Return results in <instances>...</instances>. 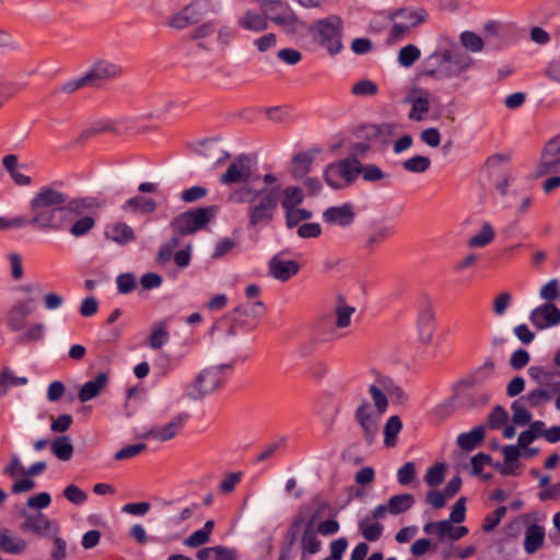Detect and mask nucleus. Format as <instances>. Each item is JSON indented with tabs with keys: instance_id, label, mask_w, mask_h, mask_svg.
Instances as JSON below:
<instances>
[{
	"instance_id": "20e7f679",
	"label": "nucleus",
	"mask_w": 560,
	"mask_h": 560,
	"mask_svg": "<svg viewBox=\"0 0 560 560\" xmlns=\"http://www.w3.org/2000/svg\"><path fill=\"white\" fill-rule=\"evenodd\" d=\"M232 370L233 364L231 363L209 366L201 370L200 373L186 385L184 395L191 400L203 398L206 395L219 389L225 383V371Z\"/></svg>"
},
{
	"instance_id": "13d9d810",
	"label": "nucleus",
	"mask_w": 560,
	"mask_h": 560,
	"mask_svg": "<svg viewBox=\"0 0 560 560\" xmlns=\"http://www.w3.org/2000/svg\"><path fill=\"white\" fill-rule=\"evenodd\" d=\"M374 384L384 390L388 396L400 398L404 395L402 389L394 381L384 375L377 376Z\"/></svg>"
},
{
	"instance_id": "de8ad7c7",
	"label": "nucleus",
	"mask_w": 560,
	"mask_h": 560,
	"mask_svg": "<svg viewBox=\"0 0 560 560\" xmlns=\"http://www.w3.org/2000/svg\"><path fill=\"white\" fill-rule=\"evenodd\" d=\"M27 383V377L14 376L9 369H4L0 375V396H5L10 386H23Z\"/></svg>"
},
{
	"instance_id": "69168bd1",
	"label": "nucleus",
	"mask_w": 560,
	"mask_h": 560,
	"mask_svg": "<svg viewBox=\"0 0 560 560\" xmlns=\"http://www.w3.org/2000/svg\"><path fill=\"white\" fill-rule=\"evenodd\" d=\"M62 494L70 503L75 505H81L88 500V494L75 485L67 486Z\"/></svg>"
},
{
	"instance_id": "f03ea898",
	"label": "nucleus",
	"mask_w": 560,
	"mask_h": 560,
	"mask_svg": "<svg viewBox=\"0 0 560 560\" xmlns=\"http://www.w3.org/2000/svg\"><path fill=\"white\" fill-rule=\"evenodd\" d=\"M282 196L281 185L258 187V185L238 186L228 200L231 203H247L248 228L266 226L273 220Z\"/></svg>"
},
{
	"instance_id": "603ef678",
	"label": "nucleus",
	"mask_w": 560,
	"mask_h": 560,
	"mask_svg": "<svg viewBox=\"0 0 560 560\" xmlns=\"http://www.w3.org/2000/svg\"><path fill=\"white\" fill-rule=\"evenodd\" d=\"M282 195L283 200L281 201V206L284 210L295 208L304 198L302 189L296 186L287 187L282 190Z\"/></svg>"
},
{
	"instance_id": "e2e57ef3",
	"label": "nucleus",
	"mask_w": 560,
	"mask_h": 560,
	"mask_svg": "<svg viewBox=\"0 0 560 560\" xmlns=\"http://www.w3.org/2000/svg\"><path fill=\"white\" fill-rule=\"evenodd\" d=\"M351 92L355 96H372L378 92V86L371 80H361L352 85Z\"/></svg>"
},
{
	"instance_id": "bb28decb",
	"label": "nucleus",
	"mask_w": 560,
	"mask_h": 560,
	"mask_svg": "<svg viewBox=\"0 0 560 560\" xmlns=\"http://www.w3.org/2000/svg\"><path fill=\"white\" fill-rule=\"evenodd\" d=\"M545 528L538 524H530L524 533V550L528 555L537 552L545 542Z\"/></svg>"
},
{
	"instance_id": "37998d69",
	"label": "nucleus",
	"mask_w": 560,
	"mask_h": 560,
	"mask_svg": "<svg viewBox=\"0 0 560 560\" xmlns=\"http://www.w3.org/2000/svg\"><path fill=\"white\" fill-rule=\"evenodd\" d=\"M402 429V422L398 416H392L387 419L384 427V444L387 447H393L396 444V439Z\"/></svg>"
},
{
	"instance_id": "4be33fe9",
	"label": "nucleus",
	"mask_w": 560,
	"mask_h": 560,
	"mask_svg": "<svg viewBox=\"0 0 560 560\" xmlns=\"http://www.w3.org/2000/svg\"><path fill=\"white\" fill-rule=\"evenodd\" d=\"M187 418V413H180L174 417L167 424L153 427L147 433V436L159 441L172 440L183 429Z\"/></svg>"
},
{
	"instance_id": "680f3d73",
	"label": "nucleus",
	"mask_w": 560,
	"mask_h": 560,
	"mask_svg": "<svg viewBox=\"0 0 560 560\" xmlns=\"http://www.w3.org/2000/svg\"><path fill=\"white\" fill-rule=\"evenodd\" d=\"M445 465L435 464L430 467L424 476V481L430 487H436L444 480Z\"/></svg>"
},
{
	"instance_id": "393cba45",
	"label": "nucleus",
	"mask_w": 560,
	"mask_h": 560,
	"mask_svg": "<svg viewBox=\"0 0 560 560\" xmlns=\"http://www.w3.org/2000/svg\"><path fill=\"white\" fill-rule=\"evenodd\" d=\"M317 532L314 528V517L306 521L301 537L302 556L315 555L322 548V541L318 539Z\"/></svg>"
},
{
	"instance_id": "bf43d9fd",
	"label": "nucleus",
	"mask_w": 560,
	"mask_h": 560,
	"mask_svg": "<svg viewBox=\"0 0 560 560\" xmlns=\"http://www.w3.org/2000/svg\"><path fill=\"white\" fill-rule=\"evenodd\" d=\"M324 178L327 185L334 189L345 188V184L339 175V170L336 163H330L326 166L324 171Z\"/></svg>"
},
{
	"instance_id": "58836bf2",
	"label": "nucleus",
	"mask_w": 560,
	"mask_h": 560,
	"mask_svg": "<svg viewBox=\"0 0 560 560\" xmlns=\"http://www.w3.org/2000/svg\"><path fill=\"white\" fill-rule=\"evenodd\" d=\"M214 528V522L209 520L205 523L203 527L190 534L184 540V545L189 548H197L207 544L210 539V535Z\"/></svg>"
},
{
	"instance_id": "0e129e2a",
	"label": "nucleus",
	"mask_w": 560,
	"mask_h": 560,
	"mask_svg": "<svg viewBox=\"0 0 560 560\" xmlns=\"http://www.w3.org/2000/svg\"><path fill=\"white\" fill-rule=\"evenodd\" d=\"M413 27L405 22L395 21L390 30L388 43L396 44L402 40Z\"/></svg>"
},
{
	"instance_id": "39448f33",
	"label": "nucleus",
	"mask_w": 560,
	"mask_h": 560,
	"mask_svg": "<svg viewBox=\"0 0 560 560\" xmlns=\"http://www.w3.org/2000/svg\"><path fill=\"white\" fill-rule=\"evenodd\" d=\"M311 31L315 40L325 47L331 56L341 50L342 21L339 16L330 15L318 20Z\"/></svg>"
},
{
	"instance_id": "2f4dec72",
	"label": "nucleus",
	"mask_w": 560,
	"mask_h": 560,
	"mask_svg": "<svg viewBox=\"0 0 560 560\" xmlns=\"http://www.w3.org/2000/svg\"><path fill=\"white\" fill-rule=\"evenodd\" d=\"M486 429L483 425L475 427L471 431L460 433L457 436V445L465 452H470L477 447L485 439Z\"/></svg>"
},
{
	"instance_id": "f257e3e1",
	"label": "nucleus",
	"mask_w": 560,
	"mask_h": 560,
	"mask_svg": "<svg viewBox=\"0 0 560 560\" xmlns=\"http://www.w3.org/2000/svg\"><path fill=\"white\" fill-rule=\"evenodd\" d=\"M95 206L93 199L68 201V195L51 185L42 186L30 201L32 217L18 215L11 219L0 217V230L32 226L42 232H58L69 224L71 219Z\"/></svg>"
},
{
	"instance_id": "6e6552de",
	"label": "nucleus",
	"mask_w": 560,
	"mask_h": 560,
	"mask_svg": "<svg viewBox=\"0 0 560 560\" xmlns=\"http://www.w3.org/2000/svg\"><path fill=\"white\" fill-rule=\"evenodd\" d=\"M254 159L245 153L238 154L229 164L226 171L220 176L219 182L224 186H246L256 185V179L252 180Z\"/></svg>"
},
{
	"instance_id": "b1692460",
	"label": "nucleus",
	"mask_w": 560,
	"mask_h": 560,
	"mask_svg": "<svg viewBox=\"0 0 560 560\" xmlns=\"http://www.w3.org/2000/svg\"><path fill=\"white\" fill-rule=\"evenodd\" d=\"M319 149H310L298 153L292 160L291 173L295 179H301L310 173L315 156Z\"/></svg>"
},
{
	"instance_id": "72a5a7b5",
	"label": "nucleus",
	"mask_w": 560,
	"mask_h": 560,
	"mask_svg": "<svg viewBox=\"0 0 560 560\" xmlns=\"http://www.w3.org/2000/svg\"><path fill=\"white\" fill-rule=\"evenodd\" d=\"M405 102L411 104V109L408 114L410 120L421 121L430 110V100L428 95L409 96Z\"/></svg>"
},
{
	"instance_id": "a211bd4d",
	"label": "nucleus",
	"mask_w": 560,
	"mask_h": 560,
	"mask_svg": "<svg viewBox=\"0 0 560 560\" xmlns=\"http://www.w3.org/2000/svg\"><path fill=\"white\" fill-rule=\"evenodd\" d=\"M528 374L539 387L545 388L555 396L560 394V373L556 370L546 369L544 366H530Z\"/></svg>"
},
{
	"instance_id": "4468645a",
	"label": "nucleus",
	"mask_w": 560,
	"mask_h": 560,
	"mask_svg": "<svg viewBox=\"0 0 560 560\" xmlns=\"http://www.w3.org/2000/svg\"><path fill=\"white\" fill-rule=\"evenodd\" d=\"M22 516L24 517V522L21 528L24 532H31L40 537H48L52 532H58V526L54 525L48 516L40 511L35 513L23 512Z\"/></svg>"
},
{
	"instance_id": "c756f323",
	"label": "nucleus",
	"mask_w": 560,
	"mask_h": 560,
	"mask_svg": "<svg viewBox=\"0 0 560 560\" xmlns=\"http://www.w3.org/2000/svg\"><path fill=\"white\" fill-rule=\"evenodd\" d=\"M27 548V542L21 538L13 536L10 529H0V550L10 555H21Z\"/></svg>"
},
{
	"instance_id": "473e14b6",
	"label": "nucleus",
	"mask_w": 560,
	"mask_h": 560,
	"mask_svg": "<svg viewBox=\"0 0 560 560\" xmlns=\"http://www.w3.org/2000/svg\"><path fill=\"white\" fill-rule=\"evenodd\" d=\"M122 211L130 213H152L156 209V202L143 196H135L128 199L122 206Z\"/></svg>"
},
{
	"instance_id": "dca6fc26",
	"label": "nucleus",
	"mask_w": 560,
	"mask_h": 560,
	"mask_svg": "<svg viewBox=\"0 0 560 560\" xmlns=\"http://www.w3.org/2000/svg\"><path fill=\"white\" fill-rule=\"evenodd\" d=\"M284 253H278L268 262L269 273L277 280L285 282L300 271V265L295 260H287Z\"/></svg>"
},
{
	"instance_id": "7ed1b4c3",
	"label": "nucleus",
	"mask_w": 560,
	"mask_h": 560,
	"mask_svg": "<svg viewBox=\"0 0 560 560\" xmlns=\"http://www.w3.org/2000/svg\"><path fill=\"white\" fill-rule=\"evenodd\" d=\"M474 66V59L457 49L439 48L423 60V75L436 80L460 77Z\"/></svg>"
},
{
	"instance_id": "4d7b16f0",
	"label": "nucleus",
	"mask_w": 560,
	"mask_h": 560,
	"mask_svg": "<svg viewBox=\"0 0 560 560\" xmlns=\"http://www.w3.org/2000/svg\"><path fill=\"white\" fill-rule=\"evenodd\" d=\"M369 393L371 395V398L374 402L378 416L383 415L388 407L387 394L384 390H382L378 386H376L374 383L370 385Z\"/></svg>"
},
{
	"instance_id": "7c9ffc66",
	"label": "nucleus",
	"mask_w": 560,
	"mask_h": 560,
	"mask_svg": "<svg viewBox=\"0 0 560 560\" xmlns=\"http://www.w3.org/2000/svg\"><path fill=\"white\" fill-rule=\"evenodd\" d=\"M427 18V12L423 9L413 8H400L394 10L389 14V19L393 21L405 22L411 26H418L423 23Z\"/></svg>"
},
{
	"instance_id": "9d476101",
	"label": "nucleus",
	"mask_w": 560,
	"mask_h": 560,
	"mask_svg": "<svg viewBox=\"0 0 560 560\" xmlns=\"http://www.w3.org/2000/svg\"><path fill=\"white\" fill-rule=\"evenodd\" d=\"M122 69L117 63L98 59L84 73L89 88L100 89L107 82L120 77Z\"/></svg>"
},
{
	"instance_id": "6ab92c4d",
	"label": "nucleus",
	"mask_w": 560,
	"mask_h": 560,
	"mask_svg": "<svg viewBox=\"0 0 560 560\" xmlns=\"http://www.w3.org/2000/svg\"><path fill=\"white\" fill-rule=\"evenodd\" d=\"M529 319L537 329L542 330L560 323V310L552 303H546L533 310Z\"/></svg>"
},
{
	"instance_id": "4c0bfd02",
	"label": "nucleus",
	"mask_w": 560,
	"mask_h": 560,
	"mask_svg": "<svg viewBox=\"0 0 560 560\" xmlns=\"http://www.w3.org/2000/svg\"><path fill=\"white\" fill-rule=\"evenodd\" d=\"M389 514L399 515L409 511L415 505V497L410 493L392 495L388 500Z\"/></svg>"
},
{
	"instance_id": "79ce46f5",
	"label": "nucleus",
	"mask_w": 560,
	"mask_h": 560,
	"mask_svg": "<svg viewBox=\"0 0 560 560\" xmlns=\"http://www.w3.org/2000/svg\"><path fill=\"white\" fill-rule=\"evenodd\" d=\"M359 530L368 541H376L383 534L384 527L378 522H372L365 517L359 522Z\"/></svg>"
},
{
	"instance_id": "8fccbe9b",
	"label": "nucleus",
	"mask_w": 560,
	"mask_h": 560,
	"mask_svg": "<svg viewBox=\"0 0 560 560\" xmlns=\"http://www.w3.org/2000/svg\"><path fill=\"white\" fill-rule=\"evenodd\" d=\"M421 56L420 49L412 44L404 46L398 52V63L401 67H411Z\"/></svg>"
},
{
	"instance_id": "a19ab883",
	"label": "nucleus",
	"mask_w": 560,
	"mask_h": 560,
	"mask_svg": "<svg viewBox=\"0 0 560 560\" xmlns=\"http://www.w3.org/2000/svg\"><path fill=\"white\" fill-rule=\"evenodd\" d=\"M183 10L190 21L196 24L209 12L210 2L209 0H191V2L184 7Z\"/></svg>"
},
{
	"instance_id": "423d86ee",
	"label": "nucleus",
	"mask_w": 560,
	"mask_h": 560,
	"mask_svg": "<svg viewBox=\"0 0 560 560\" xmlns=\"http://www.w3.org/2000/svg\"><path fill=\"white\" fill-rule=\"evenodd\" d=\"M215 206L202 207L180 213L171 221V228L177 235H189L203 229L217 214Z\"/></svg>"
},
{
	"instance_id": "c85d7f7f",
	"label": "nucleus",
	"mask_w": 560,
	"mask_h": 560,
	"mask_svg": "<svg viewBox=\"0 0 560 560\" xmlns=\"http://www.w3.org/2000/svg\"><path fill=\"white\" fill-rule=\"evenodd\" d=\"M108 383L106 373H100L94 380L86 382L79 390L78 398L81 402H86L96 396L105 388Z\"/></svg>"
},
{
	"instance_id": "e433bc0d",
	"label": "nucleus",
	"mask_w": 560,
	"mask_h": 560,
	"mask_svg": "<svg viewBox=\"0 0 560 560\" xmlns=\"http://www.w3.org/2000/svg\"><path fill=\"white\" fill-rule=\"evenodd\" d=\"M51 453L62 462H68L71 459L74 447L71 443V440L68 435H60L56 438L50 444Z\"/></svg>"
},
{
	"instance_id": "5fc2aeb1",
	"label": "nucleus",
	"mask_w": 560,
	"mask_h": 560,
	"mask_svg": "<svg viewBox=\"0 0 560 560\" xmlns=\"http://www.w3.org/2000/svg\"><path fill=\"white\" fill-rule=\"evenodd\" d=\"M506 512V506L501 505L497 508L493 512L486 515L481 524L482 530L487 533L492 532L500 524L501 520L505 516Z\"/></svg>"
},
{
	"instance_id": "1a4fd4ad",
	"label": "nucleus",
	"mask_w": 560,
	"mask_h": 560,
	"mask_svg": "<svg viewBox=\"0 0 560 560\" xmlns=\"http://www.w3.org/2000/svg\"><path fill=\"white\" fill-rule=\"evenodd\" d=\"M339 304L335 308L334 323H322L317 327L318 337L322 341H332L341 337L338 329L347 328L351 324V317L355 312L353 306L343 303V299L339 296Z\"/></svg>"
},
{
	"instance_id": "a878e982",
	"label": "nucleus",
	"mask_w": 560,
	"mask_h": 560,
	"mask_svg": "<svg viewBox=\"0 0 560 560\" xmlns=\"http://www.w3.org/2000/svg\"><path fill=\"white\" fill-rule=\"evenodd\" d=\"M237 25L245 30L255 33L264 32L268 28L267 18L265 12H256L254 10H246L237 20Z\"/></svg>"
},
{
	"instance_id": "c9c22d12",
	"label": "nucleus",
	"mask_w": 560,
	"mask_h": 560,
	"mask_svg": "<svg viewBox=\"0 0 560 560\" xmlns=\"http://www.w3.org/2000/svg\"><path fill=\"white\" fill-rule=\"evenodd\" d=\"M336 164L339 170V175L341 176L342 183L345 184V187L352 184L357 176L360 174V161L355 158L345 159Z\"/></svg>"
},
{
	"instance_id": "f8f14e48",
	"label": "nucleus",
	"mask_w": 560,
	"mask_h": 560,
	"mask_svg": "<svg viewBox=\"0 0 560 560\" xmlns=\"http://www.w3.org/2000/svg\"><path fill=\"white\" fill-rule=\"evenodd\" d=\"M552 173H560V137H555L545 144L536 168L537 176Z\"/></svg>"
},
{
	"instance_id": "338daca9",
	"label": "nucleus",
	"mask_w": 560,
	"mask_h": 560,
	"mask_svg": "<svg viewBox=\"0 0 560 560\" xmlns=\"http://www.w3.org/2000/svg\"><path fill=\"white\" fill-rule=\"evenodd\" d=\"M360 174L365 182H378L385 178V173L375 164L363 165L360 163Z\"/></svg>"
},
{
	"instance_id": "412c9836",
	"label": "nucleus",
	"mask_w": 560,
	"mask_h": 560,
	"mask_svg": "<svg viewBox=\"0 0 560 560\" xmlns=\"http://www.w3.org/2000/svg\"><path fill=\"white\" fill-rule=\"evenodd\" d=\"M354 208L349 202L337 207H329L323 213V220L326 223L341 228L350 226L354 222Z\"/></svg>"
},
{
	"instance_id": "3c124183",
	"label": "nucleus",
	"mask_w": 560,
	"mask_h": 560,
	"mask_svg": "<svg viewBox=\"0 0 560 560\" xmlns=\"http://www.w3.org/2000/svg\"><path fill=\"white\" fill-rule=\"evenodd\" d=\"M441 540L448 538L456 541L468 534L466 526H453L451 521H441Z\"/></svg>"
},
{
	"instance_id": "052dcab7",
	"label": "nucleus",
	"mask_w": 560,
	"mask_h": 560,
	"mask_svg": "<svg viewBox=\"0 0 560 560\" xmlns=\"http://www.w3.org/2000/svg\"><path fill=\"white\" fill-rule=\"evenodd\" d=\"M179 245V238L177 236H173L166 243L162 244L159 248L156 260L159 264L168 262L172 257L174 249Z\"/></svg>"
},
{
	"instance_id": "c03bdc74",
	"label": "nucleus",
	"mask_w": 560,
	"mask_h": 560,
	"mask_svg": "<svg viewBox=\"0 0 560 560\" xmlns=\"http://www.w3.org/2000/svg\"><path fill=\"white\" fill-rule=\"evenodd\" d=\"M494 238V230L490 223L482 224L481 230L468 240V246L471 248L485 247Z\"/></svg>"
},
{
	"instance_id": "f3484780",
	"label": "nucleus",
	"mask_w": 560,
	"mask_h": 560,
	"mask_svg": "<svg viewBox=\"0 0 560 560\" xmlns=\"http://www.w3.org/2000/svg\"><path fill=\"white\" fill-rule=\"evenodd\" d=\"M264 312L265 305L260 301L241 304L233 311V320L242 326L254 328Z\"/></svg>"
},
{
	"instance_id": "f704fd0d",
	"label": "nucleus",
	"mask_w": 560,
	"mask_h": 560,
	"mask_svg": "<svg viewBox=\"0 0 560 560\" xmlns=\"http://www.w3.org/2000/svg\"><path fill=\"white\" fill-rule=\"evenodd\" d=\"M397 125L394 122H383L380 125H371L366 127L365 137L368 139L378 140L381 143H388L395 135Z\"/></svg>"
},
{
	"instance_id": "aec40b11",
	"label": "nucleus",
	"mask_w": 560,
	"mask_h": 560,
	"mask_svg": "<svg viewBox=\"0 0 560 560\" xmlns=\"http://www.w3.org/2000/svg\"><path fill=\"white\" fill-rule=\"evenodd\" d=\"M34 300L18 301L7 314L8 326L13 331H21L25 327L26 318L34 312Z\"/></svg>"
},
{
	"instance_id": "0eeeda50",
	"label": "nucleus",
	"mask_w": 560,
	"mask_h": 560,
	"mask_svg": "<svg viewBox=\"0 0 560 560\" xmlns=\"http://www.w3.org/2000/svg\"><path fill=\"white\" fill-rule=\"evenodd\" d=\"M261 11L265 12L267 23L272 22L287 34H295L302 25L294 10L285 1L270 0Z\"/></svg>"
},
{
	"instance_id": "6e6d98bb",
	"label": "nucleus",
	"mask_w": 560,
	"mask_h": 560,
	"mask_svg": "<svg viewBox=\"0 0 560 560\" xmlns=\"http://www.w3.org/2000/svg\"><path fill=\"white\" fill-rule=\"evenodd\" d=\"M462 45L471 52H479L483 49L482 38L474 32L465 31L460 34Z\"/></svg>"
},
{
	"instance_id": "9b49d317",
	"label": "nucleus",
	"mask_w": 560,
	"mask_h": 560,
	"mask_svg": "<svg viewBox=\"0 0 560 560\" xmlns=\"http://www.w3.org/2000/svg\"><path fill=\"white\" fill-rule=\"evenodd\" d=\"M89 198L95 201V206L86 208L84 212L73 217L69 224L63 229L68 230L69 233L74 237H81L86 235L95 226V219L90 213L100 209L102 203L95 197L89 196ZM80 199H88V197H80ZM70 200H79V198L70 199L68 197V201Z\"/></svg>"
},
{
	"instance_id": "864d4df0",
	"label": "nucleus",
	"mask_w": 560,
	"mask_h": 560,
	"mask_svg": "<svg viewBox=\"0 0 560 560\" xmlns=\"http://www.w3.org/2000/svg\"><path fill=\"white\" fill-rule=\"evenodd\" d=\"M430 166L431 160L423 155H415L402 162L404 170L410 173H424Z\"/></svg>"
},
{
	"instance_id": "cd10ccee",
	"label": "nucleus",
	"mask_w": 560,
	"mask_h": 560,
	"mask_svg": "<svg viewBox=\"0 0 560 560\" xmlns=\"http://www.w3.org/2000/svg\"><path fill=\"white\" fill-rule=\"evenodd\" d=\"M393 235V228L383 224H375L366 234L364 249L372 253Z\"/></svg>"
},
{
	"instance_id": "ddd939ff",
	"label": "nucleus",
	"mask_w": 560,
	"mask_h": 560,
	"mask_svg": "<svg viewBox=\"0 0 560 560\" xmlns=\"http://www.w3.org/2000/svg\"><path fill=\"white\" fill-rule=\"evenodd\" d=\"M354 419L362 429L365 442L371 445L378 432V418L373 416L370 404L365 400L357 408Z\"/></svg>"
},
{
	"instance_id": "774afa93",
	"label": "nucleus",
	"mask_w": 560,
	"mask_h": 560,
	"mask_svg": "<svg viewBox=\"0 0 560 560\" xmlns=\"http://www.w3.org/2000/svg\"><path fill=\"white\" fill-rule=\"evenodd\" d=\"M509 419L506 410L502 406H495L488 416L487 423L490 429H499Z\"/></svg>"
},
{
	"instance_id": "5701e85b",
	"label": "nucleus",
	"mask_w": 560,
	"mask_h": 560,
	"mask_svg": "<svg viewBox=\"0 0 560 560\" xmlns=\"http://www.w3.org/2000/svg\"><path fill=\"white\" fill-rule=\"evenodd\" d=\"M104 235L120 246H125L136 240L135 231L125 222H115L105 228Z\"/></svg>"
},
{
	"instance_id": "49530a36",
	"label": "nucleus",
	"mask_w": 560,
	"mask_h": 560,
	"mask_svg": "<svg viewBox=\"0 0 560 560\" xmlns=\"http://www.w3.org/2000/svg\"><path fill=\"white\" fill-rule=\"evenodd\" d=\"M83 88H89L84 74L82 77H80V78H73L71 80H68L65 83L56 86L51 91V95L52 96H57V95H59L61 93L70 95V94H73V93H75L77 91H79L80 89H83Z\"/></svg>"
},
{
	"instance_id": "ea45409f",
	"label": "nucleus",
	"mask_w": 560,
	"mask_h": 560,
	"mask_svg": "<svg viewBox=\"0 0 560 560\" xmlns=\"http://www.w3.org/2000/svg\"><path fill=\"white\" fill-rule=\"evenodd\" d=\"M170 340V334L165 322H158L154 324L152 331L149 336V345L153 350L161 349Z\"/></svg>"
},
{
	"instance_id": "a18cd8bd",
	"label": "nucleus",
	"mask_w": 560,
	"mask_h": 560,
	"mask_svg": "<svg viewBox=\"0 0 560 560\" xmlns=\"http://www.w3.org/2000/svg\"><path fill=\"white\" fill-rule=\"evenodd\" d=\"M553 396L555 395H552V393L547 392L545 388L537 387L521 398L528 405V407L535 408L550 401Z\"/></svg>"
},
{
	"instance_id": "09e8293b",
	"label": "nucleus",
	"mask_w": 560,
	"mask_h": 560,
	"mask_svg": "<svg viewBox=\"0 0 560 560\" xmlns=\"http://www.w3.org/2000/svg\"><path fill=\"white\" fill-rule=\"evenodd\" d=\"M528 405L518 398L512 402L513 417L512 420L517 425H525L530 422L532 415L527 410Z\"/></svg>"
},
{
	"instance_id": "2eb2a0df",
	"label": "nucleus",
	"mask_w": 560,
	"mask_h": 560,
	"mask_svg": "<svg viewBox=\"0 0 560 560\" xmlns=\"http://www.w3.org/2000/svg\"><path fill=\"white\" fill-rule=\"evenodd\" d=\"M417 327L421 342H430L434 332L435 323L431 302L428 298H423L419 304Z\"/></svg>"
}]
</instances>
